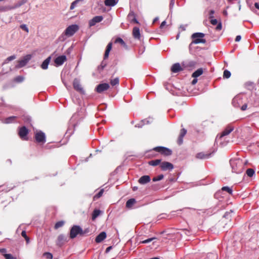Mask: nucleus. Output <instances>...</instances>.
<instances>
[{
  "mask_svg": "<svg viewBox=\"0 0 259 259\" xmlns=\"http://www.w3.org/2000/svg\"><path fill=\"white\" fill-rule=\"evenodd\" d=\"M214 13V11L213 10H210L209 11V18L212 19L213 17V14Z\"/></svg>",
  "mask_w": 259,
  "mask_h": 259,
  "instance_id": "de8ad7c7",
  "label": "nucleus"
},
{
  "mask_svg": "<svg viewBox=\"0 0 259 259\" xmlns=\"http://www.w3.org/2000/svg\"><path fill=\"white\" fill-rule=\"evenodd\" d=\"M197 79H196V78H194V79L192 80V84L193 85H194V84H196V83H197Z\"/></svg>",
  "mask_w": 259,
  "mask_h": 259,
  "instance_id": "13d9d810",
  "label": "nucleus"
},
{
  "mask_svg": "<svg viewBox=\"0 0 259 259\" xmlns=\"http://www.w3.org/2000/svg\"><path fill=\"white\" fill-rule=\"evenodd\" d=\"M223 14H224V15H225V16H227V15H228V13H227V11H226V10H224V11H223Z\"/></svg>",
  "mask_w": 259,
  "mask_h": 259,
  "instance_id": "774afa93",
  "label": "nucleus"
},
{
  "mask_svg": "<svg viewBox=\"0 0 259 259\" xmlns=\"http://www.w3.org/2000/svg\"><path fill=\"white\" fill-rule=\"evenodd\" d=\"M4 256L6 259H13V257L11 254H4Z\"/></svg>",
  "mask_w": 259,
  "mask_h": 259,
  "instance_id": "a19ab883",
  "label": "nucleus"
},
{
  "mask_svg": "<svg viewBox=\"0 0 259 259\" xmlns=\"http://www.w3.org/2000/svg\"><path fill=\"white\" fill-rule=\"evenodd\" d=\"M101 212V211L100 210H95L93 213L92 220H95L96 218L100 214Z\"/></svg>",
  "mask_w": 259,
  "mask_h": 259,
  "instance_id": "5701e85b",
  "label": "nucleus"
},
{
  "mask_svg": "<svg viewBox=\"0 0 259 259\" xmlns=\"http://www.w3.org/2000/svg\"><path fill=\"white\" fill-rule=\"evenodd\" d=\"M119 83V79L118 78H115L110 80V83L112 85H115Z\"/></svg>",
  "mask_w": 259,
  "mask_h": 259,
  "instance_id": "c756f323",
  "label": "nucleus"
},
{
  "mask_svg": "<svg viewBox=\"0 0 259 259\" xmlns=\"http://www.w3.org/2000/svg\"><path fill=\"white\" fill-rule=\"evenodd\" d=\"M194 40L192 41L194 44H199V43H203L204 44L206 41L204 39H203L202 38H194Z\"/></svg>",
  "mask_w": 259,
  "mask_h": 259,
  "instance_id": "4be33fe9",
  "label": "nucleus"
},
{
  "mask_svg": "<svg viewBox=\"0 0 259 259\" xmlns=\"http://www.w3.org/2000/svg\"><path fill=\"white\" fill-rule=\"evenodd\" d=\"M0 252H2V253L5 252H6V249H5V248L1 249H0Z\"/></svg>",
  "mask_w": 259,
  "mask_h": 259,
  "instance_id": "0e129e2a",
  "label": "nucleus"
},
{
  "mask_svg": "<svg viewBox=\"0 0 259 259\" xmlns=\"http://www.w3.org/2000/svg\"><path fill=\"white\" fill-rule=\"evenodd\" d=\"M35 139L38 142H45V135L41 131H37L35 135Z\"/></svg>",
  "mask_w": 259,
  "mask_h": 259,
  "instance_id": "39448f33",
  "label": "nucleus"
},
{
  "mask_svg": "<svg viewBox=\"0 0 259 259\" xmlns=\"http://www.w3.org/2000/svg\"><path fill=\"white\" fill-rule=\"evenodd\" d=\"M165 24H166V22H165V21H163V22H162L161 23V25H160V27L161 28H162V27H163L165 25Z\"/></svg>",
  "mask_w": 259,
  "mask_h": 259,
  "instance_id": "bf43d9fd",
  "label": "nucleus"
},
{
  "mask_svg": "<svg viewBox=\"0 0 259 259\" xmlns=\"http://www.w3.org/2000/svg\"><path fill=\"white\" fill-rule=\"evenodd\" d=\"M203 73V70L202 68H199L197 69L196 71H195L193 74H192V77L196 78L198 76H199Z\"/></svg>",
  "mask_w": 259,
  "mask_h": 259,
  "instance_id": "6ab92c4d",
  "label": "nucleus"
},
{
  "mask_svg": "<svg viewBox=\"0 0 259 259\" xmlns=\"http://www.w3.org/2000/svg\"><path fill=\"white\" fill-rule=\"evenodd\" d=\"M15 58H16L15 56H10V57H8V58L6 59V63H7V61H12V60H13L15 59Z\"/></svg>",
  "mask_w": 259,
  "mask_h": 259,
  "instance_id": "c03bdc74",
  "label": "nucleus"
},
{
  "mask_svg": "<svg viewBox=\"0 0 259 259\" xmlns=\"http://www.w3.org/2000/svg\"><path fill=\"white\" fill-rule=\"evenodd\" d=\"M51 60V57H48L41 64V68L44 69H46L48 68V66Z\"/></svg>",
  "mask_w": 259,
  "mask_h": 259,
  "instance_id": "a211bd4d",
  "label": "nucleus"
},
{
  "mask_svg": "<svg viewBox=\"0 0 259 259\" xmlns=\"http://www.w3.org/2000/svg\"><path fill=\"white\" fill-rule=\"evenodd\" d=\"M204 34L202 33H195L192 35V37L193 38H202L204 37Z\"/></svg>",
  "mask_w": 259,
  "mask_h": 259,
  "instance_id": "cd10ccee",
  "label": "nucleus"
},
{
  "mask_svg": "<svg viewBox=\"0 0 259 259\" xmlns=\"http://www.w3.org/2000/svg\"><path fill=\"white\" fill-rule=\"evenodd\" d=\"M197 158H203L205 157V155L202 153H200L197 154L196 155Z\"/></svg>",
  "mask_w": 259,
  "mask_h": 259,
  "instance_id": "37998d69",
  "label": "nucleus"
},
{
  "mask_svg": "<svg viewBox=\"0 0 259 259\" xmlns=\"http://www.w3.org/2000/svg\"><path fill=\"white\" fill-rule=\"evenodd\" d=\"M24 79V77L21 76H18L14 79V81L17 82H20Z\"/></svg>",
  "mask_w": 259,
  "mask_h": 259,
  "instance_id": "7c9ffc66",
  "label": "nucleus"
},
{
  "mask_svg": "<svg viewBox=\"0 0 259 259\" xmlns=\"http://www.w3.org/2000/svg\"><path fill=\"white\" fill-rule=\"evenodd\" d=\"M155 239V238H149L148 239H147V240H145L142 241V243H147L151 242V241Z\"/></svg>",
  "mask_w": 259,
  "mask_h": 259,
  "instance_id": "a18cd8bd",
  "label": "nucleus"
},
{
  "mask_svg": "<svg viewBox=\"0 0 259 259\" xmlns=\"http://www.w3.org/2000/svg\"><path fill=\"white\" fill-rule=\"evenodd\" d=\"M133 35L135 38L139 39L140 38L141 34L140 29L138 27H135L133 30Z\"/></svg>",
  "mask_w": 259,
  "mask_h": 259,
  "instance_id": "2eb2a0df",
  "label": "nucleus"
},
{
  "mask_svg": "<svg viewBox=\"0 0 259 259\" xmlns=\"http://www.w3.org/2000/svg\"><path fill=\"white\" fill-rule=\"evenodd\" d=\"M136 200L134 198L129 199L126 203V207L131 208L135 204Z\"/></svg>",
  "mask_w": 259,
  "mask_h": 259,
  "instance_id": "f3484780",
  "label": "nucleus"
},
{
  "mask_svg": "<svg viewBox=\"0 0 259 259\" xmlns=\"http://www.w3.org/2000/svg\"><path fill=\"white\" fill-rule=\"evenodd\" d=\"M16 118V116H11L5 119L4 122L6 123H9L13 122Z\"/></svg>",
  "mask_w": 259,
  "mask_h": 259,
  "instance_id": "393cba45",
  "label": "nucleus"
},
{
  "mask_svg": "<svg viewBox=\"0 0 259 259\" xmlns=\"http://www.w3.org/2000/svg\"><path fill=\"white\" fill-rule=\"evenodd\" d=\"M105 66V65H101L100 67H99V69H101L103 70V68H104Z\"/></svg>",
  "mask_w": 259,
  "mask_h": 259,
  "instance_id": "69168bd1",
  "label": "nucleus"
},
{
  "mask_svg": "<svg viewBox=\"0 0 259 259\" xmlns=\"http://www.w3.org/2000/svg\"><path fill=\"white\" fill-rule=\"evenodd\" d=\"M103 192V189L101 190L100 192L94 196V198H99V197H100L102 195Z\"/></svg>",
  "mask_w": 259,
  "mask_h": 259,
  "instance_id": "58836bf2",
  "label": "nucleus"
},
{
  "mask_svg": "<svg viewBox=\"0 0 259 259\" xmlns=\"http://www.w3.org/2000/svg\"><path fill=\"white\" fill-rule=\"evenodd\" d=\"M20 28L24 30V31H25L26 32H29V30H28V27H27L26 25L25 24H22L20 25Z\"/></svg>",
  "mask_w": 259,
  "mask_h": 259,
  "instance_id": "4c0bfd02",
  "label": "nucleus"
},
{
  "mask_svg": "<svg viewBox=\"0 0 259 259\" xmlns=\"http://www.w3.org/2000/svg\"><path fill=\"white\" fill-rule=\"evenodd\" d=\"M223 76L225 78H228L230 77L231 76V73L230 72V71H228V70H225L224 71V74H223Z\"/></svg>",
  "mask_w": 259,
  "mask_h": 259,
  "instance_id": "72a5a7b5",
  "label": "nucleus"
},
{
  "mask_svg": "<svg viewBox=\"0 0 259 259\" xmlns=\"http://www.w3.org/2000/svg\"><path fill=\"white\" fill-rule=\"evenodd\" d=\"M28 133V130L25 126H23L20 128L19 132V135L21 139L26 140V135Z\"/></svg>",
  "mask_w": 259,
  "mask_h": 259,
  "instance_id": "1a4fd4ad",
  "label": "nucleus"
},
{
  "mask_svg": "<svg viewBox=\"0 0 259 259\" xmlns=\"http://www.w3.org/2000/svg\"><path fill=\"white\" fill-rule=\"evenodd\" d=\"M106 237V234L105 232H102L96 238L95 241L97 243H100Z\"/></svg>",
  "mask_w": 259,
  "mask_h": 259,
  "instance_id": "f8f14e48",
  "label": "nucleus"
},
{
  "mask_svg": "<svg viewBox=\"0 0 259 259\" xmlns=\"http://www.w3.org/2000/svg\"><path fill=\"white\" fill-rule=\"evenodd\" d=\"M222 190L223 191H227L229 194H231L232 193V190L230 187H223L222 188Z\"/></svg>",
  "mask_w": 259,
  "mask_h": 259,
  "instance_id": "c9c22d12",
  "label": "nucleus"
},
{
  "mask_svg": "<svg viewBox=\"0 0 259 259\" xmlns=\"http://www.w3.org/2000/svg\"><path fill=\"white\" fill-rule=\"evenodd\" d=\"M6 11V8L5 7H0V12H4Z\"/></svg>",
  "mask_w": 259,
  "mask_h": 259,
  "instance_id": "4d7b16f0",
  "label": "nucleus"
},
{
  "mask_svg": "<svg viewBox=\"0 0 259 259\" xmlns=\"http://www.w3.org/2000/svg\"><path fill=\"white\" fill-rule=\"evenodd\" d=\"M148 163L150 165L156 166L161 163L160 159H156L155 160H151L148 162Z\"/></svg>",
  "mask_w": 259,
  "mask_h": 259,
  "instance_id": "412c9836",
  "label": "nucleus"
},
{
  "mask_svg": "<svg viewBox=\"0 0 259 259\" xmlns=\"http://www.w3.org/2000/svg\"><path fill=\"white\" fill-rule=\"evenodd\" d=\"M133 21L135 22L136 23H137L138 24L139 23V22L137 21V20L136 19L135 17H133Z\"/></svg>",
  "mask_w": 259,
  "mask_h": 259,
  "instance_id": "e2e57ef3",
  "label": "nucleus"
},
{
  "mask_svg": "<svg viewBox=\"0 0 259 259\" xmlns=\"http://www.w3.org/2000/svg\"><path fill=\"white\" fill-rule=\"evenodd\" d=\"M79 1V0H76V1H74L71 4L70 9L71 10H73L74 9V8L76 7L77 4L78 3Z\"/></svg>",
  "mask_w": 259,
  "mask_h": 259,
  "instance_id": "f704fd0d",
  "label": "nucleus"
},
{
  "mask_svg": "<svg viewBox=\"0 0 259 259\" xmlns=\"http://www.w3.org/2000/svg\"><path fill=\"white\" fill-rule=\"evenodd\" d=\"M115 0H105V4L107 6H113L116 4Z\"/></svg>",
  "mask_w": 259,
  "mask_h": 259,
  "instance_id": "aec40b11",
  "label": "nucleus"
},
{
  "mask_svg": "<svg viewBox=\"0 0 259 259\" xmlns=\"http://www.w3.org/2000/svg\"><path fill=\"white\" fill-rule=\"evenodd\" d=\"M115 43H119L121 45H122L124 48H127L126 44H125L124 41L121 38L119 37V38H116L115 41Z\"/></svg>",
  "mask_w": 259,
  "mask_h": 259,
  "instance_id": "bb28decb",
  "label": "nucleus"
},
{
  "mask_svg": "<svg viewBox=\"0 0 259 259\" xmlns=\"http://www.w3.org/2000/svg\"><path fill=\"white\" fill-rule=\"evenodd\" d=\"M21 235L25 239L27 243L29 242V239L26 235V233L25 231H23L21 233Z\"/></svg>",
  "mask_w": 259,
  "mask_h": 259,
  "instance_id": "473e14b6",
  "label": "nucleus"
},
{
  "mask_svg": "<svg viewBox=\"0 0 259 259\" xmlns=\"http://www.w3.org/2000/svg\"><path fill=\"white\" fill-rule=\"evenodd\" d=\"M109 87L108 83H101L97 86L96 91L99 93H101L103 91L107 90Z\"/></svg>",
  "mask_w": 259,
  "mask_h": 259,
  "instance_id": "0eeeda50",
  "label": "nucleus"
},
{
  "mask_svg": "<svg viewBox=\"0 0 259 259\" xmlns=\"http://www.w3.org/2000/svg\"><path fill=\"white\" fill-rule=\"evenodd\" d=\"M84 234L81 228L78 226H74L72 227L70 233V237L71 238H74L77 235H83Z\"/></svg>",
  "mask_w": 259,
  "mask_h": 259,
  "instance_id": "f257e3e1",
  "label": "nucleus"
},
{
  "mask_svg": "<svg viewBox=\"0 0 259 259\" xmlns=\"http://www.w3.org/2000/svg\"><path fill=\"white\" fill-rule=\"evenodd\" d=\"M111 49H112V43H111V42H110V43L108 45V46H107V49H106V50H109V51H111Z\"/></svg>",
  "mask_w": 259,
  "mask_h": 259,
  "instance_id": "3c124183",
  "label": "nucleus"
},
{
  "mask_svg": "<svg viewBox=\"0 0 259 259\" xmlns=\"http://www.w3.org/2000/svg\"><path fill=\"white\" fill-rule=\"evenodd\" d=\"M135 17V14L133 12H131L128 14V17Z\"/></svg>",
  "mask_w": 259,
  "mask_h": 259,
  "instance_id": "5fc2aeb1",
  "label": "nucleus"
},
{
  "mask_svg": "<svg viewBox=\"0 0 259 259\" xmlns=\"http://www.w3.org/2000/svg\"><path fill=\"white\" fill-rule=\"evenodd\" d=\"M178 142L179 144H180V145L182 143V142H183V137H182L179 136L178 140Z\"/></svg>",
  "mask_w": 259,
  "mask_h": 259,
  "instance_id": "8fccbe9b",
  "label": "nucleus"
},
{
  "mask_svg": "<svg viewBox=\"0 0 259 259\" xmlns=\"http://www.w3.org/2000/svg\"><path fill=\"white\" fill-rule=\"evenodd\" d=\"M154 150L161 153L165 156H169L171 154L172 151L171 150L163 147H157L154 148Z\"/></svg>",
  "mask_w": 259,
  "mask_h": 259,
  "instance_id": "7ed1b4c3",
  "label": "nucleus"
},
{
  "mask_svg": "<svg viewBox=\"0 0 259 259\" xmlns=\"http://www.w3.org/2000/svg\"><path fill=\"white\" fill-rule=\"evenodd\" d=\"M241 39V37L240 35H238L236 36V39H235V41H239Z\"/></svg>",
  "mask_w": 259,
  "mask_h": 259,
  "instance_id": "6e6d98bb",
  "label": "nucleus"
},
{
  "mask_svg": "<svg viewBox=\"0 0 259 259\" xmlns=\"http://www.w3.org/2000/svg\"><path fill=\"white\" fill-rule=\"evenodd\" d=\"M182 70L183 68L179 63H175L171 67V71L174 73L178 72Z\"/></svg>",
  "mask_w": 259,
  "mask_h": 259,
  "instance_id": "ddd939ff",
  "label": "nucleus"
},
{
  "mask_svg": "<svg viewBox=\"0 0 259 259\" xmlns=\"http://www.w3.org/2000/svg\"><path fill=\"white\" fill-rule=\"evenodd\" d=\"M65 222L63 221H59L55 224L54 226L55 229L57 230L58 228L62 227L64 225Z\"/></svg>",
  "mask_w": 259,
  "mask_h": 259,
  "instance_id": "b1692460",
  "label": "nucleus"
},
{
  "mask_svg": "<svg viewBox=\"0 0 259 259\" xmlns=\"http://www.w3.org/2000/svg\"><path fill=\"white\" fill-rule=\"evenodd\" d=\"M110 51H109V50H106L105 53V55H104V58L105 59L107 58L108 57V55H109Z\"/></svg>",
  "mask_w": 259,
  "mask_h": 259,
  "instance_id": "09e8293b",
  "label": "nucleus"
},
{
  "mask_svg": "<svg viewBox=\"0 0 259 259\" xmlns=\"http://www.w3.org/2000/svg\"><path fill=\"white\" fill-rule=\"evenodd\" d=\"M233 130V128H226L221 134V138L223 137V136H226V135H228V134H229L231 131H232Z\"/></svg>",
  "mask_w": 259,
  "mask_h": 259,
  "instance_id": "a878e982",
  "label": "nucleus"
},
{
  "mask_svg": "<svg viewBox=\"0 0 259 259\" xmlns=\"http://www.w3.org/2000/svg\"><path fill=\"white\" fill-rule=\"evenodd\" d=\"M160 167L163 170H171L173 169L174 165L170 162L164 161L160 163Z\"/></svg>",
  "mask_w": 259,
  "mask_h": 259,
  "instance_id": "423d86ee",
  "label": "nucleus"
},
{
  "mask_svg": "<svg viewBox=\"0 0 259 259\" xmlns=\"http://www.w3.org/2000/svg\"><path fill=\"white\" fill-rule=\"evenodd\" d=\"M210 23L211 24L215 25L218 24V20L215 19H212L210 20Z\"/></svg>",
  "mask_w": 259,
  "mask_h": 259,
  "instance_id": "49530a36",
  "label": "nucleus"
},
{
  "mask_svg": "<svg viewBox=\"0 0 259 259\" xmlns=\"http://www.w3.org/2000/svg\"><path fill=\"white\" fill-rule=\"evenodd\" d=\"M222 29V24H221V23L220 22L218 26H217L216 27V29L218 30H220Z\"/></svg>",
  "mask_w": 259,
  "mask_h": 259,
  "instance_id": "603ef678",
  "label": "nucleus"
},
{
  "mask_svg": "<svg viewBox=\"0 0 259 259\" xmlns=\"http://www.w3.org/2000/svg\"><path fill=\"white\" fill-rule=\"evenodd\" d=\"M66 61V57L64 55L58 57L55 60V63L57 66L61 65L65 61Z\"/></svg>",
  "mask_w": 259,
  "mask_h": 259,
  "instance_id": "9d476101",
  "label": "nucleus"
},
{
  "mask_svg": "<svg viewBox=\"0 0 259 259\" xmlns=\"http://www.w3.org/2000/svg\"><path fill=\"white\" fill-rule=\"evenodd\" d=\"M112 248V246H109L108 247H107L106 249V252L107 253Z\"/></svg>",
  "mask_w": 259,
  "mask_h": 259,
  "instance_id": "052dcab7",
  "label": "nucleus"
},
{
  "mask_svg": "<svg viewBox=\"0 0 259 259\" xmlns=\"http://www.w3.org/2000/svg\"><path fill=\"white\" fill-rule=\"evenodd\" d=\"M65 241V237L64 235L61 234L58 236L57 238V245L61 246Z\"/></svg>",
  "mask_w": 259,
  "mask_h": 259,
  "instance_id": "dca6fc26",
  "label": "nucleus"
},
{
  "mask_svg": "<svg viewBox=\"0 0 259 259\" xmlns=\"http://www.w3.org/2000/svg\"><path fill=\"white\" fill-rule=\"evenodd\" d=\"M31 56L30 55L26 56L22 60L18 62V64L16 65V67L21 68L25 66L28 61L31 59Z\"/></svg>",
  "mask_w": 259,
  "mask_h": 259,
  "instance_id": "20e7f679",
  "label": "nucleus"
},
{
  "mask_svg": "<svg viewBox=\"0 0 259 259\" xmlns=\"http://www.w3.org/2000/svg\"><path fill=\"white\" fill-rule=\"evenodd\" d=\"M150 181V178L149 176H144L141 177L138 182L141 184H145L148 182H149Z\"/></svg>",
  "mask_w": 259,
  "mask_h": 259,
  "instance_id": "4468645a",
  "label": "nucleus"
},
{
  "mask_svg": "<svg viewBox=\"0 0 259 259\" xmlns=\"http://www.w3.org/2000/svg\"><path fill=\"white\" fill-rule=\"evenodd\" d=\"M103 20V17L98 16L94 17L89 22L90 26H94L96 23L101 22Z\"/></svg>",
  "mask_w": 259,
  "mask_h": 259,
  "instance_id": "9b49d317",
  "label": "nucleus"
},
{
  "mask_svg": "<svg viewBox=\"0 0 259 259\" xmlns=\"http://www.w3.org/2000/svg\"><path fill=\"white\" fill-rule=\"evenodd\" d=\"M44 256L49 259L53 258V255L50 252H45L44 253Z\"/></svg>",
  "mask_w": 259,
  "mask_h": 259,
  "instance_id": "e433bc0d",
  "label": "nucleus"
},
{
  "mask_svg": "<svg viewBox=\"0 0 259 259\" xmlns=\"http://www.w3.org/2000/svg\"><path fill=\"white\" fill-rule=\"evenodd\" d=\"M247 104H244L241 108V109L242 110V111H244L247 108Z\"/></svg>",
  "mask_w": 259,
  "mask_h": 259,
  "instance_id": "864d4df0",
  "label": "nucleus"
},
{
  "mask_svg": "<svg viewBox=\"0 0 259 259\" xmlns=\"http://www.w3.org/2000/svg\"><path fill=\"white\" fill-rule=\"evenodd\" d=\"M186 132H187V131L185 129H184V128L182 129L181 131V133H180V136L183 137L186 134Z\"/></svg>",
  "mask_w": 259,
  "mask_h": 259,
  "instance_id": "79ce46f5",
  "label": "nucleus"
},
{
  "mask_svg": "<svg viewBox=\"0 0 259 259\" xmlns=\"http://www.w3.org/2000/svg\"><path fill=\"white\" fill-rule=\"evenodd\" d=\"M254 174V171L253 169L248 168L246 170V174L249 177H251Z\"/></svg>",
  "mask_w": 259,
  "mask_h": 259,
  "instance_id": "c85d7f7f",
  "label": "nucleus"
},
{
  "mask_svg": "<svg viewBox=\"0 0 259 259\" xmlns=\"http://www.w3.org/2000/svg\"><path fill=\"white\" fill-rule=\"evenodd\" d=\"M254 6L256 9H259V4L258 3H255L254 4Z\"/></svg>",
  "mask_w": 259,
  "mask_h": 259,
  "instance_id": "680f3d73",
  "label": "nucleus"
},
{
  "mask_svg": "<svg viewBox=\"0 0 259 259\" xmlns=\"http://www.w3.org/2000/svg\"><path fill=\"white\" fill-rule=\"evenodd\" d=\"M163 178V175H159V176H158L157 177H154L153 179V181L156 182V181H160V180H162Z\"/></svg>",
  "mask_w": 259,
  "mask_h": 259,
  "instance_id": "2f4dec72",
  "label": "nucleus"
},
{
  "mask_svg": "<svg viewBox=\"0 0 259 259\" xmlns=\"http://www.w3.org/2000/svg\"><path fill=\"white\" fill-rule=\"evenodd\" d=\"M27 0H22L21 1H20V2H19L16 6L15 7H20L21 6V5H22L23 4H25V3H26Z\"/></svg>",
  "mask_w": 259,
  "mask_h": 259,
  "instance_id": "ea45409f",
  "label": "nucleus"
},
{
  "mask_svg": "<svg viewBox=\"0 0 259 259\" xmlns=\"http://www.w3.org/2000/svg\"><path fill=\"white\" fill-rule=\"evenodd\" d=\"M158 20V17H156L155 18L153 21V24H154V23H155L157 20Z\"/></svg>",
  "mask_w": 259,
  "mask_h": 259,
  "instance_id": "338daca9",
  "label": "nucleus"
},
{
  "mask_svg": "<svg viewBox=\"0 0 259 259\" xmlns=\"http://www.w3.org/2000/svg\"><path fill=\"white\" fill-rule=\"evenodd\" d=\"M78 29V27L76 25H72L68 26L65 31V34L68 36H72Z\"/></svg>",
  "mask_w": 259,
  "mask_h": 259,
  "instance_id": "f03ea898",
  "label": "nucleus"
},
{
  "mask_svg": "<svg viewBox=\"0 0 259 259\" xmlns=\"http://www.w3.org/2000/svg\"><path fill=\"white\" fill-rule=\"evenodd\" d=\"M73 87L74 89L80 92V93H83L84 91L81 85L80 84L79 80L77 79H75L73 81Z\"/></svg>",
  "mask_w": 259,
  "mask_h": 259,
  "instance_id": "6e6552de",
  "label": "nucleus"
}]
</instances>
